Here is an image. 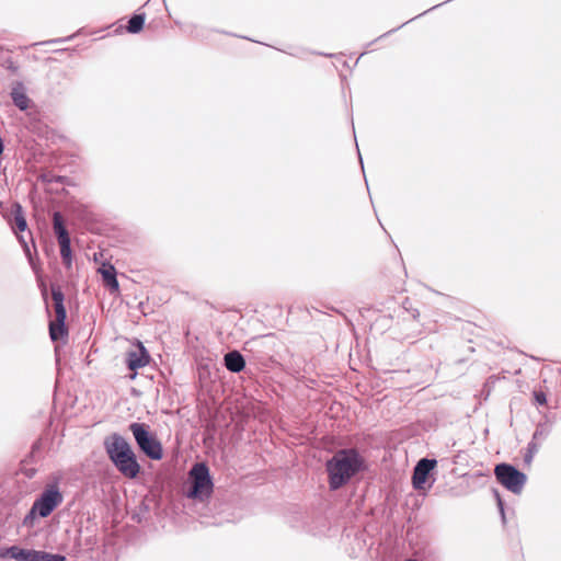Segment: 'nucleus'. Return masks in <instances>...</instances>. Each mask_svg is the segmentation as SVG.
Here are the masks:
<instances>
[{
  "mask_svg": "<svg viewBox=\"0 0 561 561\" xmlns=\"http://www.w3.org/2000/svg\"><path fill=\"white\" fill-rule=\"evenodd\" d=\"M367 468V461L357 448L348 447L336 450L325 462L329 489L337 491L344 488Z\"/></svg>",
  "mask_w": 561,
  "mask_h": 561,
  "instance_id": "nucleus-1",
  "label": "nucleus"
},
{
  "mask_svg": "<svg viewBox=\"0 0 561 561\" xmlns=\"http://www.w3.org/2000/svg\"><path fill=\"white\" fill-rule=\"evenodd\" d=\"M104 450L116 468L127 479H135L141 471L137 456L127 439L118 433L105 436L103 440Z\"/></svg>",
  "mask_w": 561,
  "mask_h": 561,
  "instance_id": "nucleus-2",
  "label": "nucleus"
},
{
  "mask_svg": "<svg viewBox=\"0 0 561 561\" xmlns=\"http://www.w3.org/2000/svg\"><path fill=\"white\" fill-rule=\"evenodd\" d=\"M64 494L57 481L49 482L33 502L30 511L22 519L21 526L33 529L39 518H47L62 503Z\"/></svg>",
  "mask_w": 561,
  "mask_h": 561,
  "instance_id": "nucleus-3",
  "label": "nucleus"
},
{
  "mask_svg": "<svg viewBox=\"0 0 561 561\" xmlns=\"http://www.w3.org/2000/svg\"><path fill=\"white\" fill-rule=\"evenodd\" d=\"M214 491V482L209 468L205 462H196L188 471L185 495L188 499L205 501Z\"/></svg>",
  "mask_w": 561,
  "mask_h": 561,
  "instance_id": "nucleus-4",
  "label": "nucleus"
},
{
  "mask_svg": "<svg viewBox=\"0 0 561 561\" xmlns=\"http://www.w3.org/2000/svg\"><path fill=\"white\" fill-rule=\"evenodd\" d=\"M139 450L151 460H161L163 447L156 434L150 431L146 423L133 422L128 425Z\"/></svg>",
  "mask_w": 561,
  "mask_h": 561,
  "instance_id": "nucleus-5",
  "label": "nucleus"
},
{
  "mask_svg": "<svg viewBox=\"0 0 561 561\" xmlns=\"http://www.w3.org/2000/svg\"><path fill=\"white\" fill-rule=\"evenodd\" d=\"M0 559L3 561H66L64 554L25 548L20 545L0 547Z\"/></svg>",
  "mask_w": 561,
  "mask_h": 561,
  "instance_id": "nucleus-6",
  "label": "nucleus"
},
{
  "mask_svg": "<svg viewBox=\"0 0 561 561\" xmlns=\"http://www.w3.org/2000/svg\"><path fill=\"white\" fill-rule=\"evenodd\" d=\"M51 299L55 318L49 320V336L53 342L64 340L68 336L66 324L67 311L65 307V296L59 286L51 285Z\"/></svg>",
  "mask_w": 561,
  "mask_h": 561,
  "instance_id": "nucleus-7",
  "label": "nucleus"
},
{
  "mask_svg": "<svg viewBox=\"0 0 561 561\" xmlns=\"http://www.w3.org/2000/svg\"><path fill=\"white\" fill-rule=\"evenodd\" d=\"M497 481L508 491L519 494L526 483V474L515 467L506 463H500L494 469Z\"/></svg>",
  "mask_w": 561,
  "mask_h": 561,
  "instance_id": "nucleus-8",
  "label": "nucleus"
},
{
  "mask_svg": "<svg viewBox=\"0 0 561 561\" xmlns=\"http://www.w3.org/2000/svg\"><path fill=\"white\" fill-rule=\"evenodd\" d=\"M53 230L59 244L62 263L69 268L72 264L71 240L66 221L58 211L53 215Z\"/></svg>",
  "mask_w": 561,
  "mask_h": 561,
  "instance_id": "nucleus-9",
  "label": "nucleus"
},
{
  "mask_svg": "<svg viewBox=\"0 0 561 561\" xmlns=\"http://www.w3.org/2000/svg\"><path fill=\"white\" fill-rule=\"evenodd\" d=\"M150 360V355L142 344L137 351H130L126 354V366L129 370H137L145 367Z\"/></svg>",
  "mask_w": 561,
  "mask_h": 561,
  "instance_id": "nucleus-10",
  "label": "nucleus"
},
{
  "mask_svg": "<svg viewBox=\"0 0 561 561\" xmlns=\"http://www.w3.org/2000/svg\"><path fill=\"white\" fill-rule=\"evenodd\" d=\"M224 365L230 373H241L245 368V358L237 350L229 351L224 355Z\"/></svg>",
  "mask_w": 561,
  "mask_h": 561,
  "instance_id": "nucleus-11",
  "label": "nucleus"
},
{
  "mask_svg": "<svg viewBox=\"0 0 561 561\" xmlns=\"http://www.w3.org/2000/svg\"><path fill=\"white\" fill-rule=\"evenodd\" d=\"M99 272L101 273L104 286L111 291L119 290V284L116 277V270L112 264L103 265Z\"/></svg>",
  "mask_w": 561,
  "mask_h": 561,
  "instance_id": "nucleus-12",
  "label": "nucleus"
},
{
  "mask_svg": "<svg viewBox=\"0 0 561 561\" xmlns=\"http://www.w3.org/2000/svg\"><path fill=\"white\" fill-rule=\"evenodd\" d=\"M13 104L21 111H25L30 105V99L21 82H16L10 92Z\"/></svg>",
  "mask_w": 561,
  "mask_h": 561,
  "instance_id": "nucleus-13",
  "label": "nucleus"
},
{
  "mask_svg": "<svg viewBox=\"0 0 561 561\" xmlns=\"http://www.w3.org/2000/svg\"><path fill=\"white\" fill-rule=\"evenodd\" d=\"M12 217L13 218H12L11 226H12V229L15 234H18V232H24L25 230H27V222H26V219L23 214V209H22L21 205L16 204L14 206V209L12 211Z\"/></svg>",
  "mask_w": 561,
  "mask_h": 561,
  "instance_id": "nucleus-14",
  "label": "nucleus"
},
{
  "mask_svg": "<svg viewBox=\"0 0 561 561\" xmlns=\"http://www.w3.org/2000/svg\"><path fill=\"white\" fill-rule=\"evenodd\" d=\"M436 463L435 459L423 458V492L426 488L430 489L435 481L430 472L435 468Z\"/></svg>",
  "mask_w": 561,
  "mask_h": 561,
  "instance_id": "nucleus-15",
  "label": "nucleus"
},
{
  "mask_svg": "<svg viewBox=\"0 0 561 561\" xmlns=\"http://www.w3.org/2000/svg\"><path fill=\"white\" fill-rule=\"evenodd\" d=\"M145 14L144 13H135L128 20L126 30L130 34H138L145 25Z\"/></svg>",
  "mask_w": 561,
  "mask_h": 561,
  "instance_id": "nucleus-16",
  "label": "nucleus"
},
{
  "mask_svg": "<svg viewBox=\"0 0 561 561\" xmlns=\"http://www.w3.org/2000/svg\"><path fill=\"white\" fill-rule=\"evenodd\" d=\"M412 485L416 491H421V459L417 460L413 468Z\"/></svg>",
  "mask_w": 561,
  "mask_h": 561,
  "instance_id": "nucleus-17",
  "label": "nucleus"
},
{
  "mask_svg": "<svg viewBox=\"0 0 561 561\" xmlns=\"http://www.w3.org/2000/svg\"><path fill=\"white\" fill-rule=\"evenodd\" d=\"M16 238H18L19 242L21 243L25 255L27 256L30 264L33 265V257H32L31 249H30L27 241L25 240V237L23 236V232H18Z\"/></svg>",
  "mask_w": 561,
  "mask_h": 561,
  "instance_id": "nucleus-18",
  "label": "nucleus"
},
{
  "mask_svg": "<svg viewBox=\"0 0 561 561\" xmlns=\"http://www.w3.org/2000/svg\"><path fill=\"white\" fill-rule=\"evenodd\" d=\"M535 399H536V402H537L538 404H545V403H546V401H547V400H546V396H545V393H542V392H536V393H535Z\"/></svg>",
  "mask_w": 561,
  "mask_h": 561,
  "instance_id": "nucleus-19",
  "label": "nucleus"
},
{
  "mask_svg": "<svg viewBox=\"0 0 561 561\" xmlns=\"http://www.w3.org/2000/svg\"><path fill=\"white\" fill-rule=\"evenodd\" d=\"M495 496H496V500H497V506L500 508V512H501V515H502V518L504 519L505 518V515H504V507H503V502L499 495V493L495 492Z\"/></svg>",
  "mask_w": 561,
  "mask_h": 561,
  "instance_id": "nucleus-20",
  "label": "nucleus"
},
{
  "mask_svg": "<svg viewBox=\"0 0 561 561\" xmlns=\"http://www.w3.org/2000/svg\"><path fill=\"white\" fill-rule=\"evenodd\" d=\"M42 294H43V297H44V300L46 302V310L47 312L50 314L49 312V309H48V305H47V290H46V287L44 286L43 289H42Z\"/></svg>",
  "mask_w": 561,
  "mask_h": 561,
  "instance_id": "nucleus-21",
  "label": "nucleus"
},
{
  "mask_svg": "<svg viewBox=\"0 0 561 561\" xmlns=\"http://www.w3.org/2000/svg\"><path fill=\"white\" fill-rule=\"evenodd\" d=\"M35 472H36V470H35V469H33V468H32V469H27V470L25 471V476H26L27 478H33V477H34V474H35Z\"/></svg>",
  "mask_w": 561,
  "mask_h": 561,
  "instance_id": "nucleus-22",
  "label": "nucleus"
},
{
  "mask_svg": "<svg viewBox=\"0 0 561 561\" xmlns=\"http://www.w3.org/2000/svg\"><path fill=\"white\" fill-rule=\"evenodd\" d=\"M39 450V443H35L32 447V454L35 455Z\"/></svg>",
  "mask_w": 561,
  "mask_h": 561,
  "instance_id": "nucleus-23",
  "label": "nucleus"
},
{
  "mask_svg": "<svg viewBox=\"0 0 561 561\" xmlns=\"http://www.w3.org/2000/svg\"><path fill=\"white\" fill-rule=\"evenodd\" d=\"M396 30H397V28H393V30H391V31H389V32H387V33H383V35H381L379 38L387 36L388 34H390L391 32H393V31H396Z\"/></svg>",
  "mask_w": 561,
  "mask_h": 561,
  "instance_id": "nucleus-24",
  "label": "nucleus"
},
{
  "mask_svg": "<svg viewBox=\"0 0 561 561\" xmlns=\"http://www.w3.org/2000/svg\"><path fill=\"white\" fill-rule=\"evenodd\" d=\"M412 535H413L412 533H408V540H409L410 542H412Z\"/></svg>",
  "mask_w": 561,
  "mask_h": 561,
  "instance_id": "nucleus-25",
  "label": "nucleus"
},
{
  "mask_svg": "<svg viewBox=\"0 0 561 561\" xmlns=\"http://www.w3.org/2000/svg\"><path fill=\"white\" fill-rule=\"evenodd\" d=\"M71 37H66V38H62V39H57L56 42H67L69 41Z\"/></svg>",
  "mask_w": 561,
  "mask_h": 561,
  "instance_id": "nucleus-26",
  "label": "nucleus"
},
{
  "mask_svg": "<svg viewBox=\"0 0 561 561\" xmlns=\"http://www.w3.org/2000/svg\"><path fill=\"white\" fill-rule=\"evenodd\" d=\"M405 561H420V560H417V559H408Z\"/></svg>",
  "mask_w": 561,
  "mask_h": 561,
  "instance_id": "nucleus-27",
  "label": "nucleus"
}]
</instances>
